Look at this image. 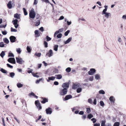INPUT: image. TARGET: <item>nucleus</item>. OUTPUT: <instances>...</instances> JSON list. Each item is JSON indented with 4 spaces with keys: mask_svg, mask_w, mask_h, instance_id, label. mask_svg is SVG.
<instances>
[{
    "mask_svg": "<svg viewBox=\"0 0 126 126\" xmlns=\"http://www.w3.org/2000/svg\"><path fill=\"white\" fill-rule=\"evenodd\" d=\"M35 13L34 9L33 8H32L31 10L30 11V17L31 18L33 19L35 17Z\"/></svg>",
    "mask_w": 126,
    "mask_h": 126,
    "instance_id": "nucleus-1",
    "label": "nucleus"
},
{
    "mask_svg": "<svg viewBox=\"0 0 126 126\" xmlns=\"http://www.w3.org/2000/svg\"><path fill=\"white\" fill-rule=\"evenodd\" d=\"M67 92V89L66 88H63V89L60 91L59 94L61 95H64L66 94Z\"/></svg>",
    "mask_w": 126,
    "mask_h": 126,
    "instance_id": "nucleus-2",
    "label": "nucleus"
},
{
    "mask_svg": "<svg viewBox=\"0 0 126 126\" xmlns=\"http://www.w3.org/2000/svg\"><path fill=\"white\" fill-rule=\"evenodd\" d=\"M16 62L19 64H22L24 62L22 58L16 57Z\"/></svg>",
    "mask_w": 126,
    "mask_h": 126,
    "instance_id": "nucleus-3",
    "label": "nucleus"
},
{
    "mask_svg": "<svg viewBox=\"0 0 126 126\" xmlns=\"http://www.w3.org/2000/svg\"><path fill=\"white\" fill-rule=\"evenodd\" d=\"M96 72V70L94 68H91L88 72V74L91 75H92L95 73Z\"/></svg>",
    "mask_w": 126,
    "mask_h": 126,
    "instance_id": "nucleus-4",
    "label": "nucleus"
},
{
    "mask_svg": "<svg viewBox=\"0 0 126 126\" xmlns=\"http://www.w3.org/2000/svg\"><path fill=\"white\" fill-rule=\"evenodd\" d=\"M53 55V52L52 50L51 49H50L48 52L47 53L46 56L50 57L52 56Z\"/></svg>",
    "mask_w": 126,
    "mask_h": 126,
    "instance_id": "nucleus-5",
    "label": "nucleus"
},
{
    "mask_svg": "<svg viewBox=\"0 0 126 126\" xmlns=\"http://www.w3.org/2000/svg\"><path fill=\"white\" fill-rule=\"evenodd\" d=\"M17 22L18 20L17 19H15L12 21V22L14 25L16 29L17 28L18 26V24H17Z\"/></svg>",
    "mask_w": 126,
    "mask_h": 126,
    "instance_id": "nucleus-6",
    "label": "nucleus"
},
{
    "mask_svg": "<svg viewBox=\"0 0 126 126\" xmlns=\"http://www.w3.org/2000/svg\"><path fill=\"white\" fill-rule=\"evenodd\" d=\"M8 61L12 63L15 64L16 63L15 60L14 58H10L8 60Z\"/></svg>",
    "mask_w": 126,
    "mask_h": 126,
    "instance_id": "nucleus-7",
    "label": "nucleus"
},
{
    "mask_svg": "<svg viewBox=\"0 0 126 126\" xmlns=\"http://www.w3.org/2000/svg\"><path fill=\"white\" fill-rule=\"evenodd\" d=\"M35 104L37 107L40 110L42 109V107L41 106L38 100H36L35 101Z\"/></svg>",
    "mask_w": 126,
    "mask_h": 126,
    "instance_id": "nucleus-8",
    "label": "nucleus"
},
{
    "mask_svg": "<svg viewBox=\"0 0 126 126\" xmlns=\"http://www.w3.org/2000/svg\"><path fill=\"white\" fill-rule=\"evenodd\" d=\"M69 84L68 82H65L63 83L62 85V87L63 88H66L67 89L69 87Z\"/></svg>",
    "mask_w": 126,
    "mask_h": 126,
    "instance_id": "nucleus-9",
    "label": "nucleus"
},
{
    "mask_svg": "<svg viewBox=\"0 0 126 126\" xmlns=\"http://www.w3.org/2000/svg\"><path fill=\"white\" fill-rule=\"evenodd\" d=\"M46 113L47 114H50L52 113V110L51 108L50 107L48 108L46 110Z\"/></svg>",
    "mask_w": 126,
    "mask_h": 126,
    "instance_id": "nucleus-10",
    "label": "nucleus"
},
{
    "mask_svg": "<svg viewBox=\"0 0 126 126\" xmlns=\"http://www.w3.org/2000/svg\"><path fill=\"white\" fill-rule=\"evenodd\" d=\"M72 98V96L70 94L68 95H66L63 99V100L64 101H66Z\"/></svg>",
    "mask_w": 126,
    "mask_h": 126,
    "instance_id": "nucleus-11",
    "label": "nucleus"
},
{
    "mask_svg": "<svg viewBox=\"0 0 126 126\" xmlns=\"http://www.w3.org/2000/svg\"><path fill=\"white\" fill-rule=\"evenodd\" d=\"M79 84L78 83H75L73 84L72 88L73 89H76L79 87Z\"/></svg>",
    "mask_w": 126,
    "mask_h": 126,
    "instance_id": "nucleus-12",
    "label": "nucleus"
},
{
    "mask_svg": "<svg viewBox=\"0 0 126 126\" xmlns=\"http://www.w3.org/2000/svg\"><path fill=\"white\" fill-rule=\"evenodd\" d=\"M11 42L13 43L15 42L16 39V37L13 36H10L9 38Z\"/></svg>",
    "mask_w": 126,
    "mask_h": 126,
    "instance_id": "nucleus-13",
    "label": "nucleus"
},
{
    "mask_svg": "<svg viewBox=\"0 0 126 126\" xmlns=\"http://www.w3.org/2000/svg\"><path fill=\"white\" fill-rule=\"evenodd\" d=\"M95 79L96 80H99L100 79L101 76L99 74H95L94 75Z\"/></svg>",
    "mask_w": 126,
    "mask_h": 126,
    "instance_id": "nucleus-14",
    "label": "nucleus"
},
{
    "mask_svg": "<svg viewBox=\"0 0 126 126\" xmlns=\"http://www.w3.org/2000/svg\"><path fill=\"white\" fill-rule=\"evenodd\" d=\"M34 33L35 36L36 37H38L40 35V33L38 30H35L34 32Z\"/></svg>",
    "mask_w": 126,
    "mask_h": 126,
    "instance_id": "nucleus-15",
    "label": "nucleus"
},
{
    "mask_svg": "<svg viewBox=\"0 0 126 126\" xmlns=\"http://www.w3.org/2000/svg\"><path fill=\"white\" fill-rule=\"evenodd\" d=\"M104 16L107 18L110 17L111 14L110 13L107 12L104 14Z\"/></svg>",
    "mask_w": 126,
    "mask_h": 126,
    "instance_id": "nucleus-16",
    "label": "nucleus"
},
{
    "mask_svg": "<svg viewBox=\"0 0 126 126\" xmlns=\"http://www.w3.org/2000/svg\"><path fill=\"white\" fill-rule=\"evenodd\" d=\"M55 78V77L54 76H51V77H48V79H47V81L48 82H49L50 80H54Z\"/></svg>",
    "mask_w": 126,
    "mask_h": 126,
    "instance_id": "nucleus-17",
    "label": "nucleus"
},
{
    "mask_svg": "<svg viewBox=\"0 0 126 126\" xmlns=\"http://www.w3.org/2000/svg\"><path fill=\"white\" fill-rule=\"evenodd\" d=\"M72 38L71 37L69 38L67 40L64 42V43L65 44H67L69 43L72 40Z\"/></svg>",
    "mask_w": 126,
    "mask_h": 126,
    "instance_id": "nucleus-18",
    "label": "nucleus"
},
{
    "mask_svg": "<svg viewBox=\"0 0 126 126\" xmlns=\"http://www.w3.org/2000/svg\"><path fill=\"white\" fill-rule=\"evenodd\" d=\"M104 7H105V9L103 10L102 13V15H103L104 14L107 13L106 12L107 11V6L105 5L104 6Z\"/></svg>",
    "mask_w": 126,
    "mask_h": 126,
    "instance_id": "nucleus-19",
    "label": "nucleus"
},
{
    "mask_svg": "<svg viewBox=\"0 0 126 126\" xmlns=\"http://www.w3.org/2000/svg\"><path fill=\"white\" fill-rule=\"evenodd\" d=\"M20 14H18L17 13H16L14 14V17L17 19H20Z\"/></svg>",
    "mask_w": 126,
    "mask_h": 126,
    "instance_id": "nucleus-20",
    "label": "nucleus"
},
{
    "mask_svg": "<svg viewBox=\"0 0 126 126\" xmlns=\"http://www.w3.org/2000/svg\"><path fill=\"white\" fill-rule=\"evenodd\" d=\"M9 9H11L12 8V4L11 1H10L8 2L7 5Z\"/></svg>",
    "mask_w": 126,
    "mask_h": 126,
    "instance_id": "nucleus-21",
    "label": "nucleus"
},
{
    "mask_svg": "<svg viewBox=\"0 0 126 126\" xmlns=\"http://www.w3.org/2000/svg\"><path fill=\"white\" fill-rule=\"evenodd\" d=\"M109 100L111 102H114L115 100V98L113 96H111L110 97Z\"/></svg>",
    "mask_w": 126,
    "mask_h": 126,
    "instance_id": "nucleus-22",
    "label": "nucleus"
},
{
    "mask_svg": "<svg viewBox=\"0 0 126 126\" xmlns=\"http://www.w3.org/2000/svg\"><path fill=\"white\" fill-rule=\"evenodd\" d=\"M55 76L56 77V79H60L62 78V76L61 74H58L55 75Z\"/></svg>",
    "mask_w": 126,
    "mask_h": 126,
    "instance_id": "nucleus-23",
    "label": "nucleus"
},
{
    "mask_svg": "<svg viewBox=\"0 0 126 126\" xmlns=\"http://www.w3.org/2000/svg\"><path fill=\"white\" fill-rule=\"evenodd\" d=\"M43 100L41 101V102L43 104L48 102V99L46 98H43Z\"/></svg>",
    "mask_w": 126,
    "mask_h": 126,
    "instance_id": "nucleus-24",
    "label": "nucleus"
},
{
    "mask_svg": "<svg viewBox=\"0 0 126 126\" xmlns=\"http://www.w3.org/2000/svg\"><path fill=\"white\" fill-rule=\"evenodd\" d=\"M3 41L6 44H8L9 42V41L6 38L3 39Z\"/></svg>",
    "mask_w": 126,
    "mask_h": 126,
    "instance_id": "nucleus-25",
    "label": "nucleus"
},
{
    "mask_svg": "<svg viewBox=\"0 0 126 126\" xmlns=\"http://www.w3.org/2000/svg\"><path fill=\"white\" fill-rule=\"evenodd\" d=\"M40 24V22L39 20H37L35 22V26H37L39 25Z\"/></svg>",
    "mask_w": 126,
    "mask_h": 126,
    "instance_id": "nucleus-26",
    "label": "nucleus"
},
{
    "mask_svg": "<svg viewBox=\"0 0 126 126\" xmlns=\"http://www.w3.org/2000/svg\"><path fill=\"white\" fill-rule=\"evenodd\" d=\"M10 76L12 78H13L15 76V73L14 72H11L10 73Z\"/></svg>",
    "mask_w": 126,
    "mask_h": 126,
    "instance_id": "nucleus-27",
    "label": "nucleus"
},
{
    "mask_svg": "<svg viewBox=\"0 0 126 126\" xmlns=\"http://www.w3.org/2000/svg\"><path fill=\"white\" fill-rule=\"evenodd\" d=\"M93 117V116L91 114H89L88 115L87 118L89 119H91Z\"/></svg>",
    "mask_w": 126,
    "mask_h": 126,
    "instance_id": "nucleus-28",
    "label": "nucleus"
},
{
    "mask_svg": "<svg viewBox=\"0 0 126 126\" xmlns=\"http://www.w3.org/2000/svg\"><path fill=\"white\" fill-rule=\"evenodd\" d=\"M5 54L4 51H2L0 54V56L2 58H3L4 56L5 55Z\"/></svg>",
    "mask_w": 126,
    "mask_h": 126,
    "instance_id": "nucleus-29",
    "label": "nucleus"
},
{
    "mask_svg": "<svg viewBox=\"0 0 126 126\" xmlns=\"http://www.w3.org/2000/svg\"><path fill=\"white\" fill-rule=\"evenodd\" d=\"M23 85L20 83H18L17 84V86L18 87L20 88L22 87L23 86Z\"/></svg>",
    "mask_w": 126,
    "mask_h": 126,
    "instance_id": "nucleus-30",
    "label": "nucleus"
},
{
    "mask_svg": "<svg viewBox=\"0 0 126 126\" xmlns=\"http://www.w3.org/2000/svg\"><path fill=\"white\" fill-rule=\"evenodd\" d=\"M99 93L100 94H105V91L102 90H100L99 91Z\"/></svg>",
    "mask_w": 126,
    "mask_h": 126,
    "instance_id": "nucleus-31",
    "label": "nucleus"
},
{
    "mask_svg": "<svg viewBox=\"0 0 126 126\" xmlns=\"http://www.w3.org/2000/svg\"><path fill=\"white\" fill-rule=\"evenodd\" d=\"M58 46L57 45H55L54 46V50L56 51H57L58 50Z\"/></svg>",
    "mask_w": 126,
    "mask_h": 126,
    "instance_id": "nucleus-32",
    "label": "nucleus"
},
{
    "mask_svg": "<svg viewBox=\"0 0 126 126\" xmlns=\"http://www.w3.org/2000/svg\"><path fill=\"white\" fill-rule=\"evenodd\" d=\"M0 70L1 72L4 73H6L7 72L5 70L2 68H1Z\"/></svg>",
    "mask_w": 126,
    "mask_h": 126,
    "instance_id": "nucleus-33",
    "label": "nucleus"
},
{
    "mask_svg": "<svg viewBox=\"0 0 126 126\" xmlns=\"http://www.w3.org/2000/svg\"><path fill=\"white\" fill-rule=\"evenodd\" d=\"M16 51L18 54H20L21 52L20 48H19L16 49Z\"/></svg>",
    "mask_w": 126,
    "mask_h": 126,
    "instance_id": "nucleus-34",
    "label": "nucleus"
},
{
    "mask_svg": "<svg viewBox=\"0 0 126 126\" xmlns=\"http://www.w3.org/2000/svg\"><path fill=\"white\" fill-rule=\"evenodd\" d=\"M23 12L24 13V15L25 16L27 15L28 14V13L26 11V9L24 8H23Z\"/></svg>",
    "mask_w": 126,
    "mask_h": 126,
    "instance_id": "nucleus-35",
    "label": "nucleus"
},
{
    "mask_svg": "<svg viewBox=\"0 0 126 126\" xmlns=\"http://www.w3.org/2000/svg\"><path fill=\"white\" fill-rule=\"evenodd\" d=\"M27 50L28 53L30 52L31 50V48L29 46H27Z\"/></svg>",
    "mask_w": 126,
    "mask_h": 126,
    "instance_id": "nucleus-36",
    "label": "nucleus"
},
{
    "mask_svg": "<svg viewBox=\"0 0 126 126\" xmlns=\"http://www.w3.org/2000/svg\"><path fill=\"white\" fill-rule=\"evenodd\" d=\"M86 111L87 113H89L91 111V109L90 108H86Z\"/></svg>",
    "mask_w": 126,
    "mask_h": 126,
    "instance_id": "nucleus-37",
    "label": "nucleus"
},
{
    "mask_svg": "<svg viewBox=\"0 0 126 126\" xmlns=\"http://www.w3.org/2000/svg\"><path fill=\"white\" fill-rule=\"evenodd\" d=\"M41 55V53H40L36 52L35 53L34 55L38 57H40Z\"/></svg>",
    "mask_w": 126,
    "mask_h": 126,
    "instance_id": "nucleus-38",
    "label": "nucleus"
},
{
    "mask_svg": "<svg viewBox=\"0 0 126 126\" xmlns=\"http://www.w3.org/2000/svg\"><path fill=\"white\" fill-rule=\"evenodd\" d=\"M8 57H14V55L11 52H9L8 54Z\"/></svg>",
    "mask_w": 126,
    "mask_h": 126,
    "instance_id": "nucleus-39",
    "label": "nucleus"
},
{
    "mask_svg": "<svg viewBox=\"0 0 126 126\" xmlns=\"http://www.w3.org/2000/svg\"><path fill=\"white\" fill-rule=\"evenodd\" d=\"M82 91V89L81 88H78L77 90V92L78 93Z\"/></svg>",
    "mask_w": 126,
    "mask_h": 126,
    "instance_id": "nucleus-40",
    "label": "nucleus"
},
{
    "mask_svg": "<svg viewBox=\"0 0 126 126\" xmlns=\"http://www.w3.org/2000/svg\"><path fill=\"white\" fill-rule=\"evenodd\" d=\"M59 71L58 69L57 68H54V70L53 72L54 73H58Z\"/></svg>",
    "mask_w": 126,
    "mask_h": 126,
    "instance_id": "nucleus-41",
    "label": "nucleus"
},
{
    "mask_svg": "<svg viewBox=\"0 0 126 126\" xmlns=\"http://www.w3.org/2000/svg\"><path fill=\"white\" fill-rule=\"evenodd\" d=\"M71 71V68L70 67H68L66 69V71L67 73H69Z\"/></svg>",
    "mask_w": 126,
    "mask_h": 126,
    "instance_id": "nucleus-42",
    "label": "nucleus"
},
{
    "mask_svg": "<svg viewBox=\"0 0 126 126\" xmlns=\"http://www.w3.org/2000/svg\"><path fill=\"white\" fill-rule=\"evenodd\" d=\"M11 32H16L17 31V30L15 29H14L12 27H11Z\"/></svg>",
    "mask_w": 126,
    "mask_h": 126,
    "instance_id": "nucleus-43",
    "label": "nucleus"
},
{
    "mask_svg": "<svg viewBox=\"0 0 126 126\" xmlns=\"http://www.w3.org/2000/svg\"><path fill=\"white\" fill-rule=\"evenodd\" d=\"M46 39H47V41H50L51 39V38L49 37L48 36H47L46 37Z\"/></svg>",
    "mask_w": 126,
    "mask_h": 126,
    "instance_id": "nucleus-44",
    "label": "nucleus"
},
{
    "mask_svg": "<svg viewBox=\"0 0 126 126\" xmlns=\"http://www.w3.org/2000/svg\"><path fill=\"white\" fill-rule=\"evenodd\" d=\"M44 45L45 46V47H48V43L46 41H44Z\"/></svg>",
    "mask_w": 126,
    "mask_h": 126,
    "instance_id": "nucleus-45",
    "label": "nucleus"
},
{
    "mask_svg": "<svg viewBox=\"0 0 126 126\" xmlns=\"http://www.w3.org/2000/svg\"><path fill=\"white\" fill-rule=\"evenodd\" d=\"M119 125L120 123L119 122H116L114 123L113 126H119Z\"/></svg>",
    "mask_w": 126,
    "mask_h": 126,
    "instance_id": "nucleus-46",
    "label": "nucleus"
},
{
    "mask_svg": "<svg viewBox=\"0 0 126 126\" xmlns=\"http://www.w3.org/2000/svg\"><path fill=\"white\" fill-rule=\"evenodd\" d=\"M100 105L102 107H103L104 105V104L102 101H101L100 102Z\"/></svg>",
    "mask_w": 126,
    "mask_h": 126,
    "instance_id": "nucleus-47",
    "label": "nucleus"
},
{
    "mask_svg": "<svg viewBox=\"0 0 126 126\" xmlns=\"http://www.w3.org/2000/svg\"><path fill=\"white\" fill-rule=\"evenodd\" d=\"M70 32V31L69 30H68L67 31L65 32L64 34L66 36H67L69 33Z\"/></svg>",
    "mask_w": 126,
    "mask_h": 126,
    "instance_id": "nucleus-48",
    "label": "nucleus"
},
{
    "mask_svg": "<svg viewBox=\"0 0 126 126\" xmlns=\"http://www.w3.org/2000/svg\"><path fill=\"white\" fill-rule=\"evenodd\" d=\"M4 44L2 42H0V47H4Z\"/></svg>",
    "mask_w": 126,
    "mask_h": 126,
    "instance_id": "nucleus-49",
    "label": "nucleus"
},
{
    "mask_svg": "<svg viewBox=\"0 0 126 126\" xmlns=\"http://www.w3.org/2000/svg\"><path fill=\"white\" fill-rule=\"evenodd\" d=\"M62 36V34L61 33H59L58 34L57 37L58 38H61Z\"/></svg>",
    "mask_w": 126,
    "mask_h": 126,
    "instance_id": "nucleus-50",
    "label": "nucleus"
},
{
    "mask_svg": "<svg viewBox=\"0 0 126 126\" xmlns=\"http://www.w3.org/2000/svg\"><path fill=\"white\" fill-rule=\"evenodd\" d=\"M32 74L33 76L34 77H35L36 78H38L39 77V76L37 75V73L35 74L34 73H32Z\"/></svg>",
    "mask_w": 126,
    "mask_h": 126,
    "instance_id": "nucleus-51",
    "label": "nucleus"
},
{
    "mask_svg": "<svg viewBox=\"0 0 126 126\" xmlns=\"http://www.w3.org/2000/svg\"><path fill=\"white\" fill-rule=\"evenodd\" d=\"M93 79L94 77L93 76H90L89 78V80L91 81H92L93 80Z\"/></svg>",
    "mask_w": 126,
    "mask_h": 126,
    "instance_id": "nucleus-52",
    "label": "nucleus"
},
{
    "mask_svg": "<svg viewBox=\"0 0 126 126\" xmlns=\"http://www.w3.org/2000/svg\"><path fill=\"white\" fill-rule=\"evenodd\" d=\"M2 34L3 35H6L7 34V32L6 30H5L4 31H2Z\"/></svg>",
    "mask_w": 126,
    "mask_h": 126,
    "instance_id": "nucleus-53",
    "label": "nucleus"
},
{
    "mask_svg": "<svg viewBox=\"0 0 126 126\" xmlns=\"http://www.w3.org/2000/svg\"><path fill=\"white\" fill-rule=\"evenodd\" d=\"M105 121H102L101 126H105Z\"/></svg>",
    "mask_w": 126,
    "mask_h": 126,
    "instance_id": "nucleus-54",
    "label": "nucleus"
},
{
    "mask_svg": "<svg viewBox=\"0 0 126 126\" xmlns=\"http://www.w3.org/2000/svg\"><path fill=\"white\" fill-rule=\"evenodd\" d=\"M91 120L94 123H95L96 121V119L95 118H92Z\"/></svg>",
    "mask_w": 126,
    "mask_h": 126,
    "instance_id": "nucleus-55",
    "label": "nucleus"
},
{
    "mask_svg": "<svg viewBox=\"0 0 126 126\" xmlns=\"http://www.w3.org/2000/svg\"><path fill=\"white\" fill-rule=\"evenodd\" d=\"M31 95L33 96H35V95L32 92H31V93H30L29 94V96Z\"/></svg>",
    "mask_w": 126,
    "mask_h": 126,
    "instance_id": "nucleus-56",
    "label": "nucleus"
},
{
    "mask_svg": "<svg viewBox=\"0 0 126 126\" xmlns=\"http://www.w3.org/2000/svg\"><path fill=\"white\" fill-rule=\"evenodd\" d=\"M84 113V112L83 111H80L79 113V114L80 115H83Z\"/></svg>",
    "mask_w": 126,
    "mask_h": 126,
    "instance_id": "nucleus-57",
    "label": "nucleus"
},
{
    "mask_svg": "<svg viewBox=\"0 0 126 126\" xmlns=\"http://www.w3.org/2000/svg\"><path fill=\"white\" fill-rule=\"evenodd\" d=\"M16 120V122L18 123L19 124L20 123V121L19 120L17 119L16 117H15L14 118Z\"/></svg>",
    "mask_w": 126,
    "mask_h": 126,
    "instance_id": "nucleus-58",
    "label": "nucleus"
},
{
    "mask_svg": "<svg viewBox=\"0 0 126 126\" xmlns=\"http://www.w3.org/2000/svg\"><path fill=\"white\" fill-rule=\"evenodd\" d=\"M88 102L90 104H92V100L91 99H88Z\"/></svg>",
    "mask_w": 126,
    "mask_h": 126,
    "instance_id": "nucleus-59",
    "label": "nucleus"
},
{
    "mask_svg": "<svg viewBox=\"0 0 126 126\" xmlns=\"http://www.w3.org/2000/svg\"><path fill=\"white\" fill-rule=\"evenodd\" d=\"M38 0H34L33 3L34 4V5L38 3Z\"/></svg>",
    "mask_w": 126,
    "mask_h": 126,
    "instance_id": "nucleus-60",
    "label": "nucleus"
},
{
    "mask_svg": "<svg viewBox=\"0 0 126 126\" xmlns=\"http://www.w3.org/2000/svg\"><path fill=\"white\" fill-rule=\"evenodd\" d=\"M7 66H8V67H9L10 68H12L13 67V66L11 65L10 64L7 63Z\"/></svg>",
    "mask_w": 126,
    "mask_h": 126,
    "instance_id": "nucleus-61",
    "label": "nucleus"
},
{
    "mask_svg": "<svg viewBox=\"0 0 126 126\" xmlns=\"http://www.w3.org/2000/svg\"><path fill=\"white\" fill-rule=\"evenodd\" d=\"M122 18L124 20L126 19V15H123L122 17Z\"/></svg>",
    "mask_w": 126,
    "mask_h": 126,
    "instance_id": "nucleus-62",
    "label": "nucleus"
},
{
    "mask_svg": "<svg viewBox=\"0 0 126 126\" xmlns=\"http://www.w3.org/2000/svg\"><path fill=\"white\" fill-rule=\"evenodd\" d=\"M42 32H43L44 31V28L43 27H41L39 29Z\"/></svg>",
    "mask_w": 126,
    "mask_h": 126,
    "instance_id": "nucleus-63",
    "label": "nucleus"
},
{
    "mask_svg": "<svg viewBox=\"0 0 126 126\" xmlns=\"http://www.w3.org/2000/svg\"><path fill=\"white\" fill-rule=\"evenodd\" d=\"M100 124L99 123H95L94 125V126H100Z\"/></svg>",
    "mask_w": 126,
    "mask_h": 126,
    "instance_id": "nucleus-64",
    "label": "nucleus"
}]
</instances>
